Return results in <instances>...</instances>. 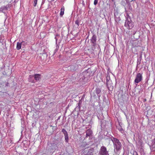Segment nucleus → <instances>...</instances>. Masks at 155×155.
I'll list each match as a JSON object with an SVG mask.
<instances>
[{"mask_svg":"<svg viewBox=\"0 0 155 155\" xmlns=\"http://www.w3.org/2000/svg\"><path fill=\"white\" fill-rule=\"evenodd\" d=\"M111 140L113 142L114 147L117 152L119 151L121 149L122 144L119 140L113 137L111 138Z\"/></svg>","mask_w":155,"mask_h":155,"instance_id":"f257e3e1","label":"nucleus"},{"mask_svg":"<svg viewBox=\"0 0 155 155\" xmlns=\"http://www.w3.org/2000/svg\"><path fill=\"white\" fill-rule=\"evenodd\" d=\"M98 154L99 155H109V151L107 150L105 146H102L100 148Z\"/></svg>","mask_w":155,"mask_h":155,"instance_id":"f03ea898","label":"nucleus"},{"mask_svg":"<svg viewBox=\"0 0 155 155\" xmlns=\"http://www.w3.org/2000/svg\"><path fill=\"white\" fill-rule=\"evenodd\" d=\"M124 25L125 27H127L129 29H131L134 26V23L132 22L130 18H127L126 20Z\"/></svg>","mask_w":155,"mask_h":155,"instance_id":"7ed1b4c3","label":"nucleus"},{"mask_svg":"<svg viewBox=\"0 0 155 155\" xmlns=\"http://www.w3.org/2000/svg\"><path fill=\"white\" fill-rule=\"evenodd\" d=\"M96 41L97 36L94 34L91 39V42L92 48L95 49V46L97 45Z\"/></svg>","mask_w":155,"mask_h":155,"instance_id":"20e7f679","label":"nucleus"},{"mask_svg":"<svg viewBox=\"0 0 155 155\" xmlns=\"http://www.w3.org/2000/svg\"><path fill=\"white\" fill-rule=\"evenodd\" d=\"M142 73H139L137 74L134 82L136 84H138L142 80Z\"/></svg>","mask_w":155,"mask_h":155,"instance_id":"39448f33","label":"nucleus"},{"mask_svg":"<svg viewBox=\"0 0 155 155\" xmlns=\"http://www.w3.org/2000/svg\"><path fill=\"white\" fill-rule=\"evenodd\" d=\"M93 149L92 148H85L84 150V155H93Z\"/></svg>","mask_w":155,"mask_h":155,"instance_id":"423d86ee","label":"nucleus"},{"mask_svg":"<svg viewBox=\"0 0 155 155\" xmlns=\"http://www.w3.org/2000/svg\"><path fill=\"white\" fill-rule=\"evenodd\" d=\"M11 4H8L6 6H2L0 8V11H1L2 12L5 13L6 12L8 8H10L11 6Z\"/></svg>","mask_w":155,"mask_h":155,"instance_id":"0eeeda50","label":"nucleus"},{"mask_svg":"<svg viewBox=\"0 0 155 155\" xmlns=\"http://www.w3.org/2000/svg\"><path fill=\"white\" fill-rule=\"evenodd\" d=\"M114 16L115 21L118 22L120 20V17L119 14L117 11H115L114 12Z\"/></svg>","mask_w":155,"mask_h":155,"instance_id":"6e6552de","label":"nucleus"},{"mask_svg":"<svg viewBox=\"0 0 155 155\" xmlns=\"http://www.w3.org/2000/svg\"><path fill=\"white\" fill-rule=\"evenodd\" d=\"M107 87L110 91H112L113 89V85L112 81H110L108 83H106Z\"/></svg>","mask_w":155,"mask_h":155,"instance_id":"1a4fd4ad","label":"nucleus"},{"mask_svg":"<svg viewBox=\"0 0 155 155\" xmlns=\"http://www.w3.org/2000/svg\"><path fill=\"white\" fill-rule=\"evenodd\" d=\"M41 78V75L40 74H35L34 78L36 81H38Z\"/></svg>","mask_w":155,"mask_h":155,"instance_id":"9d476101","label":"nucleus"},{"mask_svg":"<svg viewBox=\"0 0 155 155\" xmlns=\"http://www.w3.org/2000/svg\"><path fill=\"white\" fill-rule=\"evenodd\" d=\"M155 148V140H153L152 141V145L150 146V148L153 151H154L155 150L153 149Z\"/></svg>","mask_w":155,"mask_h":155,"instance_id":"9b49d317","label":"nucleus"},{"mask_svg":"<svg viewBox=\"0 0 155 155\" xmlns=\"http://www.w3.org/2000/svg\"><path fill=\"white\" fill-rule=\"evenodd\" d=\"M92 133V131L90 129H88L86 131V137L90 136L91 135Z\"/></svg>","mask_w":155,"mask_h":155,"instance_id":"f8f14e48","label":"nucleus"},{"mask_svg":"<svg viewBox=\"0 0 155 155\" xmlns=\"http://www.w3.org/2000/svg\"><path fill=\"white\" fill-rule=\"evenodd\" d=\"M95 92L97 94L98 97H100V95H99L100 92H101V90L100 88H96L95 90Z\"/></svg>","mask_w":155,"mask_h":155,"instance_id":"ddd939ff","label":"nucleus"},{"mask_svg":"<svg viewBox=\"0 0 155 155\" xmlns=\"http://www.w3.org/2000/svg\"><path fill=\"white\" fill-rule=\"evenodd\" d=\"M21 45L22 43L18 42H17L16 46L17 49L18 50H20L21 48Z\"/></svg>","mask_w":155,"mask_h":155,"instance_id":"4468645a","label":"nucleus"},{"mask_svg":"<svg viewBox=\"0 0 155 155\" xmlns=\"http://www.w3.org/2000/svg\"><path fill=\"white\" fill-rule=\"evenodd\" d=\"M64 7L62 8L61 10V12L60 13V15L62 16L64 14Z\"/></svg>","mask_w":155,"mask_h":155,"instance_id":"2eb2a0df","label":"nucleus"},{"mask_svg":"<svg viewBox=\"0 0 155 155\" xmlns=\"http://www.w3.org/2000/svg\"><path fill=\"white\" fill-rule=\"evenodd\" d=\"M106 80L107 81V83H108L109 82L112 81L111 80H110V78L109 76L107 75L106 77Z\"/></svg>","mask_w":155,"mask_h":155,"instance_id":"dca6fc26","label":"nucleus"},{"mask_svg":"<svg viewBox=\"0 0 155 155\" xmlns=\"http://www.w3.org/2000/svg\"><path fill=\"white\" fill-rule=\"evenodd\" d=\"M81 20H79V19H77L75 21V24L77 25L78 26L79 25V23L81 21Z\"/></svg>","mask_w":155,"mask_h":155,"instance_id":"f3484780","label":"nucleus"},{"mask_svg":"<svg viewBox=\"0 0 155 155\" xmlns=\"http://www.w3.org/2000/svg\"><path fill=\"white\" fill-rule=\"evenodd\" d=\"M64 138L65 142L67 143H68V134L64 135Z\"/></svg>","mask_w":155,"mask_h":155,"instance_id":"a211bd4d","label":"nucleus"},{"mask_svg":"<svg viewBox=\"0 0 155 155\" xmlns=\"http://www.w3.org/2000/svg\"><path fill=\"white\" fill-rule=\"evenodd\" d=\"M52 146L53 147V148H52L53 149H56L57 148V145L55 143H53L52 144Z\"/></svg>","mask_w":155,"mask_h":155,"instance_id":"6ab92c4d","label":"nucleus"},{"mask_svg":"<svg viewBox=\"0 0 155 155\" xmlns=\"http://www.w3.org/2000/svg\"><path fill=\"white\" fill-rule=\"evenodd\" d=\"M61 132L62 133H63L64 134V135L68 134L67 131L64 129H63L62 130Z\"/></svg>","mask_w":155,"mask_h":155,"instance_id":"aec40b11","label":"nucleus"},{"mask_svg":"<svg viewBox=\"0 0 155 155\" xmlns=\"http://www.w3.org/2000/svg\"><path fill=\"white\" fill-rule=\"evenodd\" d=\"M37 2V0H35L34 2V6L35 7L36 6Z\"/></svg>","mask_w":155,"mask_h":155,"instance_id":"412c9836","label":"nucleus"},{"mask_svg":"<svg viewBox=\"0 0 155 155\" xmlns=\"http://www.w3.org/2000/svg\"><path fill=\"white\" fill-rule=\"evenodd\" d=\"M118 130L120 131H122L123 130V129L122 128L121 126H120L119 127H118Z\"/></svg>","mask_w":155,"mask_h":155,"instance_id":"4be33fe9","label":"nucleus"},{"mask_svg":"<svg viewBox=\"0 0 155 155\" xmlns=\"http://www.w3.org/2000/svg\"><path fill=\"white\" fill-rule=\"evenodd\" d=\"M98 0H94V5H96L97 4V2H98Z\"/></svg>","mask_w":155,"mask_h":155,"instance_id":"5701e85b","label":"nucleus"},{"mask_svg":"<svg viewBox=\"0 0 155 155\" xmlns=\"http://www.w3.org/2000/svg\"><path fill=\"white\" fill-rule=\"evenodd\" d=\"M133 155H138V154L137 152L134 151L133 153Z\"/></svg>","mask_w":155,"mask_h":155,"instance_id":"b1692460","label":"nucleus"},{"mask_svg":"<svg viewBox=\"0 0 155 155\" xmlns=\"http://www.w3.org/2000/svg\"><path fill=\"white\" fill-rule=\"evenodd\" d=\"M141 61V59H140V60H139V59L137 60V65L139 64L140 63Z\"/></svg>","mask_w":155,"mask_h":155,"instance_id":"393cba45","label":"nucleus"},{"mask_svg":"<svg viewBox=\"0 0 155 155\" xmlns=\"http://www.w3.org/2000/svg\"><path fill=\"white\" fill-rule=\"evenodd\" d=\"M21 43H22V45H25L26 44V43L24 41H22Z\"/></svg>","mask_w":155,"mask_h":155,"instance_id":"a878e982","label":"nucleus"},{"mask_svg":"<svg viewBox=\"0 0 155 155\" xmlns=\"http://www.w3.org/2000/svg\"><path fill=\"white\" fill-rule=\"evenodd\" d=\"M19 0H15L14 1V2L16 3H17L18 1Z\"/></svg>","mask_w":155,"mask_h":155,"instance_id":"bb28decb","label":"nucleus"},{"mask_svg":"<svg viewBox=\"0 0 155 155\" xmlns=\"http://www.w3.org/2000/svg\"><path fill=\"white\" fill-rule=\"evenodd\" d=\"M57 49H55V50H54V54H55L57 51Z\"/></svg>","mask_w":155,"mask_h":155,"instance_id":"cd10ccee","label":"nucleus"},{"mask_svg":"<svg viewBox=\"0 0 155 155\" xmlns=\"http://www.w3.org/2000/svg\"><path fill=\"white\" fill-rule=\"evenodd\" d=\"M29 77L31 78V77H33V76L32 75H30Z\"/></svg>","mask_w":155,"mask_h":155,"instance_id":"c85d7f7f","label":"nucleus"},{"mask_svg":"<svg viewBox=\"0 0 155 155\" xmlns=\"http://www.w3.org/2000/svg\"><path fill=\"white\" fill-rule=\"evenodd\" d=\"M146 101V99H144V101Z\"/></svg>","mask_w":155,"mask_h":155,"instance_id":"c756f323","label":"nucleus"},{"mask_svg":"<svg viewBox=\"0 0 155 155\" xmlns=\"http://www.w3.org/2000/svg\"><path fill=\"white\" fill-rule=\"evenodd\" d=\"M8 83H7V84H6V86H8Z\"/></svg>","mask_w":155,"mask_h":155,"instance_id":"7c9ffc66","label":"nucleus"},{"mask_svg":"<svg viewBox=\"0 0 155 155\" xmlns=\"http://www.w3.org/2000/svg\"><path fill=\"white\" fill-rule=\"evenodd\" d=\"M55 38L56 39V41H57V38H56V37H55Z\"/></svg>","mask_w":155,"mask_h":155,"instance_id":"2f4dec72","label":"nucleus"},{"mask_svg":"<svg viewBox=\"0 0 155 155\" xmlns=\"http://www.w3.org/2000/svg\"><path fill=\"white\" fill-rule=\"evenodd\" d=\"M32 82H33V83H35V81H33Z\"/></svg>","mask_w":155,"mask_h":155,"instance_id":"473e14b6","label":"nucleus"},{"mask_svg":"<svg viewBox=\"0 0 155 155\" xmlns=\"http://www.w3.org/2000/svg\"><path fill=\"white\" fill-rule=\"evenodd\" d=\"M153 140H155V138L153 139Z\"/></svg>","mask_w":155,"mask_h":155,"instance_id":"72a5a7b5","label":"nucleus"}]
</instances>
